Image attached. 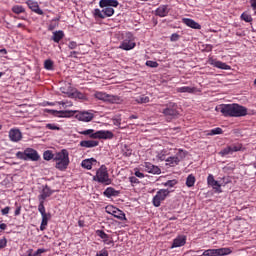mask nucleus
I'll return each mask as SVG.
<instances>
[{
	"instance_id": "1",
	"label": "nucleus",
	"mask_w": 256,
	"mask_h": 256,
	"mask_svg": "<svg viewBox=\"0 0 256 256\" xmlns=\"http://www.w3.org/2000/svg\"><path fill=\"white\" fill-rule=\"evenodd\" d=\"M224 117H245L247 108L239 104H222L218 108Z\"/></svg>"
},
{
	"instance_id": "2",
	"label": "nucleus",
	"mask_w": 256,
	"mask_h": 256,
	"mask_svg": "<svg viewBox=\"0 0 256 256\" xmlns=\"http://www.w3.org/2000/svg\"><path fill=\"white\" fill-rule=\"evenodd\" d=\"M54 161L56 162V169L59 171H65L69 167V151L67 149H62L57 152L54 156Z\"/></svg>"
},
{
	"instance_id": "3",
	"label": "nucleus",
	"mask_w": 256,
	"mask_h": 256,
	"mask_svg": "<svg viewBox=\"0 0 256 256\" xmlns=\"http://www.w3.org/2000/svg\"><path fill=\"white\" fill-rule=\"evenodd\" d=\"M79 135L88 136L90 139H113L114 134L109 130L95 131L93 129L82 130L78 132Z\"/></svg>"
},
{
	"instance_id": "4",
	"label": "nucleus",
	"mask_w": 256,
	"mask_h": 256,
	"mask_svg": "<svg viewBox=\"0 0 256 256\" xmlns=\"http://www.w3.org/2000/svg\"><path fill=\"white\" fill-rule=\"evenodd\" d=\"M156 109H158L159 113H163L164 117H177L179 115V107L175 102H169L164 105L158 104Z\"/></svg>"
},
{
	"instance_id": "5",
	"label": "nucleus",
	"mask_w": 256,
	"mask_h": 256,
	"mask_svg": "<svg viewBox=\"0 0 256 256\" xmlns=\"http://www.w3.org/2000/svg\"><path fill=\"white\" fill-rule=\"evenodd\" d=\"M93 181L101 183L102 185H111V183H113L111 178H109V171H107V166H100V168L96 171V175L93 176Z\"/></svg>"
},
{
	"instance_id": "6",
	"label": "nucleus",
	"mask_w": 256,
	"mask_h": 256,
	"mask_svg": "<svg viewBox=\"0 0 256 256\" xmlns=\"http://www.w3.org/2000/svg\"><path fill=\"white\" fill-rule=\"evenodd\" d=\"M16 157L22 161H39L41 159L39 152L33 148H26L23 152H17Z\"/></svg>"
},
{
	"instance_id": "7",
	"label": "nucleus",
	"mask_w": 256,
	"mask_h": 256,
	"mask_svg": "<svg viewBox=\"0 0 256 256\" xmlns=\"http://www.w3.org/2000/svg\"><path fill=\"white\" fill-rule=\"evenodd\" d=\"M95 99H98V101H104L106 103H113L119 105L120 103H123V99L117 95H111L107 94L105 92H95L94 93Z\"/></svg>"
},
{
	"instance_id": "8",
	"label": "nucleus",
	"mask_w": 256,
	"mask_h": 256,
	"mask_svg": "<svg viewBox=\"0 0 256 256\" xmlns=\"http://www.w3.org/2000/svg\"><path fill=\"white\" fill-rule=\"evenodd\" d=\"M136 46L135 37L131 32H127L123 41L120 43L119 49H122L123 51H131L132 49H135Z\"/></svg>"
},
{
	"instance_id": "9",
	"label": "nucleus",
	"mask_w": 256,
	"mask_h": 256,
	"mask_svg": "<svg viewBox=\"0 0 256 256\" xmlns=\"http://www.w3.org/2000/svg\"><path fill=\"white\" fill-rule=\"evenodd\" d=\"M231 253H233V249L231 248H213L204 250L199 256H226L231 255Z\"/></svg>"
},
{
	"instance_id": "10",
	"label": "nucleus",
	"mask_w": 256,
	"mask_h": 256,
	"mask_svg": "<svg viewBox=\"0 0 256 256\" xmlns=\"http://www.w3.org/2000/svg\"><path fill=\"white\" fill-rule=\"evenodd\" d=\"M185 157V151H183V149H178L176 156H170L166 159V165H168V167H177V165H179L181 160L185 159Z\"/></svg>"
},
{
	"instance_id": "11",
	"label": "nucleus",
	"mask_w": 256,
	"mask_h": 256,
	"mask_svg": "<svg viewBox=\"0 0 256 256\" xmlns=\"http://www.w3.org/2000/svg\"><path fill=\"white\" fill-rule=\"evenodd\" d=\"M105 211L106 213H108V215H112L116 219H119V221H127V216H125V212L113 205L106 206Z\"/></svg>"
},
{
	"instance_id": "12",
	"label": "nucleus",
	"mask_w": 256,
	"mask_h": 256,
	"mask_svg": "<svg viewBox=\"0 0 256 256\" xmlns=\"http://www.w3.org/2000/svg\"><path fill=\"white\" fill-rule=\"evenodd\" d=\"M171 192L167 189H160L152 199L154 207H161V202L165 201Z\"/></svg>"
},
{
	"instance_id": "13",
	"label": "nucleus",
	"mask_w": 256,
	"mask_h": 256,
	"mask_svg": "<svg viewBox=\"0 0 256 256\" xmlns=\"http://www.w3.org/2000/svg\"><path fill=\"white\" fill-rule=\"evenodd\" d=\"M74 117L75 119H78V121L89 123L90 121H93V118L95 117V115L91 112L75 110Z\"/></svg>"
},
{
	"instance_id": "14",
	"label": "nucleus",
	"mask_w": 256,
	"mask_h": 256,
	"mask_svg": "<svg viewBox=\"0 0 256 256\" xmlns=\"http://www.w3.org/2000/svg\"><path fill=\"white\" fill-rule=\"evenodd\" d=\"M242 147L243 146L241 144H233V145L227 146L226 148L222 149L219 152V155H221V157H226V155H233V153H237V151H241Z\"/></svg>"
},
{
	"instance_id": "15",
	"label": "nucleus",
	"mask_w": 256,
	"mask_h": 256,
	"mask_svg": "<svg viewBox=\"0 0 256 256\" xmlns=\"http://www.w3.org/2000/svg\"><path fill=\"white\" fill-rule=\"evenodd\" d=\"M207 185L209 187H212L215 193H223V190H221V184L219 183V181L215 180V176H213V174L208 175Z\"/></svg>"
},
{
	"instance_id": "16",
	"label": "nucleus",
	"mask_w": 256,
	"mask_h": 256,
	"mask_svg": "<svg viewBox=\"0 0 256 256\" xmlns=\"http://www.w3.org/2000/svg\"><path fill=\"white\" fill-rule=\"evenodd\" d=\"M142 167L146 173H151L152 175H161V168H159V166L153 165L151 162H144Z\"/></svg>"
},
{
	"instance_id": "17",
	"label": "nucleus",
	"mask_w": 256,
	"mask_h": 256,
	"mask_svg": "<svg viewBox=\"0 0 256 256\" xmlns=\"http://www.w3.org/2000/svg\"><path fill=\"white\" fill-rule=\"evenodd\" d=\"M26 5L29 9L33 11V13H36V15H44L45 13L41 10L39 7V3L35 0H27Z\"/></svg>"
},
{
	"instance_id": "18",
	"label": "nucleus",
	"mask_w": 256,
	"mask_h": 256,
	"mask_svg": "<svg viewBox=\"0 0 256 256\" xmlns=\"http://www.w3.org/2000/svg\"><path fill=\"white\" fill-rule=\"evenodd\" d=\"M9 139L14 143H19V141L23 139V135L21 134V131L19 129H11L9 131Z\"/></svg>"
},
{
	"instance_id": "19",
	"label": "nucleus",
	"mask_w": 256,
	"mask_h": 256,
	"mask_svg": "<svg viewBox=\"0 0 256 256\" xmlns=\"http://www.w3.org/2000/svg\"><path fill=\"white\" fill-rule=\"evenodd\" d=\"M187 243V236L179 235L177 236L172 243L171 249H175L177 247H183Z\"/></svg>"
},
{
	"instance_id": "20",
	"label": "nucleus",
	"mask_w": 256,
	"mask_h": 256,
	"mask_svg": "<svg viewBox=\"0 0 256 256\" xmlns=\"http://www.w3.org/2000/svg\"><path fill=\"white\" fill-rule=\"evenodd\" d=\"M96 235L103 240V243H105V245H111L113 243V240H111V236H109L103 230H96Z\"/></svg>"
},
{
	"instance_id": "21",
	"label": "nucleus",
	"mask_w": 256,
	"mask_h": 256,
	"mask_svg": "<svg viewBox=\"0 0 256 256\" xmlns=\"http://www.w3.org/2000/svg\"><path fill=\"white\" fill-rule=\"evenodd\" d=\"M53 195V190H51V188H49V186H45L42 191L41 194L38 196V201H45V199H47L48 197H51Z\"/></svg>"
},
{
	"instance_id": "22",
	"label": "nucleus",
	"mask_w": 256,
	"mask_h": 256,
	"mask_svg": "<svg viewBox=\"0 0 256 256\" xmlns=\"http://www.w3.org/2000/svg\"><path fill=\"white\" fill-rule=\"evenodd\" d=\"M80 147L85 149H93V147H99V141L97 140H82L80 141Z\"/></svg>"
},
{
	"instance_id": "23",
	"label": "nucleus",
	"mask_w": 256,
	"mask_h": 256,
	"mask_svg": "<svg viewBox=\"0 0 256 256\" xmlns=\"http://www.w3.org/2000/svg\"><path fill=\"white\" fill-rule=\"evenodd\" d=\"M120 193L121 192L119 190H115V188H113V187H108L103 192V195H104V197L111 199V197H119Z\"/></svg>"
},
{
	"instance_id": "24",
	"label": "nucleus",
	"mask_w": 256,
	"mask_h": 256,
	"mask_svg": "<svg viewBox=\"0 0 256 256\" xmlns=\"http://www.w3.org/2000/svg\"><path fill=\"white\" fill-rule=\"evenodd\" d=\"M155 15L158 17H167L169 15V6L168 5H160L156 11Z\"/></svg>"
},
{
	"instance_id": "25",
	"label": "nucleus",
	"mask_w": 256,
	"mask_h": 256,
	"mask_svg": "<svg viewBox=\"0 0 256 256\" xmlns=\"http://www.w3.org/2000/svg\"><path fill=\"white\" fill-rule=\"evenodd\" d=\"M99 6L101 7V9H103V7H119V1L117 0H100L99 2Z\"/></svg>"
},
{
	"instance_id": "26",
	"label": "nucleus",
	"mask_w": 256,
	"mask_h": 256,
	"mask_svg": "<svg viewBox=\"0 0 256 256\" xmlns=\"http://www.w3.org/2000/svg\"><path fill=\"white\" fill-rule=\"evenodd\" d=\"M182 22L191 29H201V25L191 18H184L182 19Z\"/></svg>"
},
{
	"instance_id": "27",
	"label": "nucleus",
	"mask_w": 256,
	"mask_h": 256,
	"mask_svg": "<svg viewBox=\"0 0 256 256\" xmlns=\"http://www.w3.org/2000/svg\"><path fill=\"white\" fill-rule=\"evenodd\" d=\"M210 65H213V67H217V69H224L225 71H229V69H231V66L227 65L225 62L217 60H211Z\"/></svg>"
},
{
	"instance_id": "28",
	"label": "nucleus",
	"mask_w": 256,
	"mask_h": 256,
	"mask_svg": "<svg viewBox=\"0 0 256 256\" xmlns=\"http://www.w3.org/2000/svg\"><path fill=\"white\" fill-rule=\"evenodd\" d=\"M65 37V32H63V30H58V31H54L52 33V41H54V43H60V41Z\"/></svg>"
},
{
	"instance_id": "29",
	"label": "nucleus",
	"mask_w": 256,
	"mask_h": 256,
	"mask_svg": "<svg viewBox=\"0 0 256 256\" xmlns=\"http://www.w3.org/2000/svg\"><path fill=\"white\" fill-rule=\"evenodd\" d=\"M94 163H97V160L95 158H90L83 160L81 165L84 169H88V171H90V169H93Z\"/></svg>"
},
{
	"instance_id": "30",
	"label": "nucleus",
	"mask_w": 256,
	"mask_h": 256,
	"mask_svg": "<svg viewBox=\"0 0 256 256\" xmlns=\"http://www.w3.org/2000/svg\"><path fill=\"white\" fill-rule=\"evenodd\" d=\"M58 117H64V118H69V117H75V110H61L58 111Z\"/></svg>"
},
{
	"instance_id": "31",
	"label": "nucleus",
	"mask_w": 256,
	"mask_h": 256,
	"mask_svg": "<svg viewBox=\"0 0 256 256\" xmlns=\"http://www.w3.org/2000/svg\"><path fill=\"white\" fill-rule=\"evenodd\" d=\"M177 93H195V87L182 86L176 88Z\"/></svg>"
},
{
	"instance_id": "32",
	"label": "nucleus",
	"mask_w": 256,
	"mask_h": 256,
	"mask_svg": "<svg viewBox=\"0 0 256 256\" xmlns=\"http://www.w3.org/2000/svg\"><path fill=\"white\" fill-rule=\"evenodd\" d=\"M38 211L41 214V217L49 216L45 210V201L39 200Z\"/></svg>"
},
{
	"instance_id": "33",
	"label": "nucleus",
	"mask_w": 256,
	"mask_h": 256,
	"mask_svg": "<svg viewBox=\"0 0 256 256\" xmlns=\"http://www.w3.org/2000/svg\"><path fill=\"white\" fill-rule=\"evenodd\" d=\"M102 13H104L105 17H113V15H115V9L104 6L102 9Z\"/></svg>"
},
{
	"instance_id": "34",
	"label": "nucleus",
	"mask_w": 256,
	"mask_h": 256,
	"mask_svg": "<svg viewBox=\"0 0 256 256\" xmlns=\"http://www.w3.org/2000/svg\"><path fill=\"white\" fill-rule=\"evenodd\" d=\"M59 27V18L52 19L48 25V31H55Z\"/></svg>"
},
{
	"instance_id": "35",
	"label": "nucleus",
	"mask_w": 256,
	"mask_h": 256,
	"mask_svg": "<svg viewBox=\"0 0 256 256\" xmlns=\"http://www.w3.org/2000/svg\"><path fill=\"white\" fill-rule=\"evenodd\" d=\"M195 181H197V179L195 178V176L193 174L188 175V177L186 178V186L194 187Z\"/></svg>"
},
{
	"instance_id": "36",
	"label": "nucleus",
	"mask_w": 256,
	"mask_h": 256,
	"mask_svg": "<svg viewBox=\"0 0 256 256\" xmlns=\"http://www.w3.org/2000/svg\"><path fill=\"white\" fill-rule=\"evenodd\" d=\"M135 101H136V103H140V104L149 103L150 98H149V96H146L143 94V95L137 96L135 98Z\"/></svg>"
},
{
	"instance_id": "37",
	"label": "nucleus",
	"mask_w": 256,
	"mask_h": 256,
	"mask_svg": "<svg viewBox=\"0 0 256 256\" xmlns=\"http://www.w3.org/2000/svg\"><path fill=\"white\" fill-rule=\"evenodd\" d=\"M12 12H14L15 15H21V13H25V7L22 5H14L12 7Z\"/></svg>"
},
{
	"instance_id": "38",
	"label": "nucleus",
	"mask_w": 256,
	"mask_h": 256,
	"mask_svg": "<svg viewBox=\"0 0 256 256\" xmlns=\"http://www.w3.org/2000/svg\"><path fill=\"white\" fill-rule=\"evenodd\" d=\"M93 17L95 19H105V15H104L103 10L101 11L99 8L94 9Z\"/></svg>"
},
{
	"instance_id": "39",
	"label": "nucleus",
	"mask_w": 256,
	"mask_h": 256,
	"mask_svg": "<svg viewBox=\"0 0 256 256\" xmlns=\"http://www.w3.org/2000/svg\"><path fill=\"white\" fill-rule=\"evenodd\" d=\"M43 159H44V161H51V159L55 160V154H53V152H51V150L45 151L43 153Z\"/></svg>"
},
{
	"instance_id": "40",
	"label": "nucleus",
	"mask_w": 256,
	"mask_h": 256,
	"mask_svg": "<svg viewBox=\"0 0 256 256\" xmlns=\"http://www.w3.org/2000/svg\"><path fill=\"white\" fill-rule=\"evenodd\" d=\"M122 154L124 157H131V155H133V150L129 146L124 145L122 148Z\"/></svg>"
},
{
	"instance_id": "41",
	"label": "nucleus",
	"mask_w": 256,
	"mask_h": 256,
	"mask_svg": "<svg viewBox=\"0 0 256 256\" xmlns=\"http://www.w3.org/2000/svg\"><path fill=\"white\" fill-rule=\"evenodd\" d=\"M48 223H49V216H42L40 231H45V229H47Z\"/></svg>"
},
{
	"instance_id": "42",
	"label": "nucleus",
	"mask_w": 256,
	"mask_h": 256,
	"mask_svg": "<svg viewBox=\"0 0 256 256\" xmlns=\"http://www.w3.org/2000/svg\"><path fill=\"white\" fill-rule=\"evenodd\" d=\"M223 134V129H221L220 127H217V128H214V129H211V130H208L207 131V135H221Z\"/></svg>"
},
{
	"instance_id": "43",
	"label": "nucleus",
	"mask_w": 256,
	"mask_h": 256,
	"mask_svg": "<svg viewBox=\"0 0 256 256\" xmlns=\"http://www.w3.org/2000/svg\"><path fill=\"white\" fill-rule=\"evenodd\" d=\"M157 159H159V161H167V150H162L158 153Z\"/></svg>"
},
{
	"instance_id": "44",
	"label": "nucleus",
	"mask_w": 256,
	"mask_h": 256,
	"mask_svg": "<svg viewBox=\"0 0 256 256\" xmlns=\"http://www.w3.org/2000/svg\"><path fill=\"white\" fill-rule=\"evenodd\" d=\"M44 69H47V71L53 70V60H45Z\"/></svg>"
},
{
	"instance_id": "45",
	"label": "nucleus",
	"mask_w": 256,
	"mask_h": 256,
	"mask_svg": "<svg viewBox=\"0 0 256 256\" xmlns=\"http://www.w3.org/2000/svg\"><path fill=\"white\" fill-rule=\"evenodd\" d=\"M241 19H242V21H245L246 23H251V21H253V17H251V15H249L247 13H242Z\"/></svg>"
},
{
	"instance_id": "46",
	"label": "nucleus",
	"mask_w": 256,
	"mask_h": 256,
	"mask_svg": "<svg viewBox=\"0 0 256 256\" xmlns=\"http://www.w3.org/2000/svg\"><path fill=\"white\" fill-rule=\"evenodd\" d=\"M146 66L155 69V68L159 67V63H157L156 61L148 60V61H146Z\"/></svg>"
},
{
	"instance_id": "47",
	"label": "nucleus",
	"mask_w": 256,
	"mask_h": 256,
	"mask_svg": "<svg viewBox=\"0 0 256 256\" xmlns=\"http://www.w3.org/2000/svg\"><path fill=\"white\" fill-rule=\"evenodd\" d=\"M46 129H49L50 131H59L61 128H59L57 124H46Z\"/></svg>"
},
{
	"instance_id": "48",
	"label": "nucleus",
	"mask_w": 256,
	"mask_h": 256,
	"mask_svg": "<svg viewBox=\"0 0 256 256\" xmlns=\"http://www.w3.org/2000/svg\"><path fill=\"white\" fill-rule=\"evenodd\" d=\"M178 181L173 179V180H168L167 182L164 183V187H173L174 185H177Z\"/></svg>"
},
{
	"instance_id": "49",
	"label": "nucleus",
	"mask_w": 256,
	"mask_h": 256,
	"mask_svg": "<svg viewBox=\"0 0 256 256\" xmlns=\"http://www.w3.org/2000/svg\"><path fill=\"white\" fill-rule=\"evenodd\" d=\"M43 253H47V249L39 248L36 252L33 253L34 256H41Z\"/></svg>"
},
{
	"instance_id": "50",
	"label": "nucleus",
	"mask_w": 256,
	"mask_h": 256,
	"mask_svg": "<svg viewBox=\"0 0 256 256\" xmlns=\"http://www.w3.org/2000/svg\"><path fill=\"white\" fill-rule=\"evenodd\" d=\"M5 247H7V238L0 239V251L5 249Z\"/></svg>"
},
{
	"instance_id": "51",
	"label": "nucleus",
	"mask_w": 256,
	"mask_h": 256,
	"mask_svg": "<svg viewBox=\"0 0 256 256\" xmlns=\"http://www.w3.org/2000/svg\"><path fill=\"white\" fill-rule=\"evenodd\" d=\"M58 105H62V107H73V103L69 102H64V101H60L58 102Z\"/></svg>"
},
{
	"instance_id": "52",
	"label": "nucleus",
	"mask_w": 256,
	"mask_h": 256,
	"mask_svg": "<svg viewBox=\"0 0 256 256\" xmlns=\"http://www.w3.org/2000/svg\"><path fill=\"white\" fill-rule=\"evenodd\" d=\"M9 211H11V207L6 206L4 209L1 210L2 215H9Z\"/></svg>"
},
{
	"instance_id": "53",
	"label": "nucleus",
	"mask_w": 256,
	"mask_h": 256,
	"mask_svg": "<svg viewBox=\"0 0 256 256\" xmlns=\"http://www.w3.org/2000/svg\"><path fill=\"white\" fill-rule=\"evenodd\" d=\"M96 256H109V252L107 250L99 251Z\"/></svg>"
},
{
	"instance_id": "54",
	"label": "nucleus",
	"mask_w": 256,
	"mask_h": 256,
	"mask_svg": "<svg viewBox=\"0 0 256 256\" xmlns=\"http://www.w3.org/2000/svg\"><path fill=\"white\" fill-rule=\"evenodd\" d=\"M69 49H77V42L71 41L68 44Z\"/></svg>"
},
{
	"instance_id": "55",
	"label": "nucleus",
	"mask_w": 256,
	"mask_h": 256,
	"mask_svg": "<svg viewBox=\"0 0 256 256\" xmlns=\"http://www.w3.org/2000/svg\"><path fill=\"white\" fill-rule=\"evenodd\" d=\"M250 5L254 11V15H256V0H250Z\"/></svg>"
},
{
	"instance_id": "56",
	"label": "nucleus",
	"mask_w": 256,
	"mask_h": 256,
	"mask_svg": "<svg viewBox=\"0 0 256 256\" xmlns=\"http://www.w3.org/2000/svg\"><path fill=\"white\" fill-rule=\"evenodd\" d=\"M171 41H179V34L173 33L170 37Z\"/></svg>"
},
{
	"instance_id": "57",
	"label": "nucleus",
	"mask_w": 256,
	"mask_h": 256,
	"mask_svg": "<svg viewBox=\"0 0 256 256\" xmlns=\"http://www.w3.org/2000/svg\"><path fill=\"white\" fill-rule=\"evenodd\" d=\"M135 176L138 177L139 179H143V177H145V174H143V172L137 170V171H135Z\"/></svg>"
},
{
	"instance_id": "58",
	"label": "nucleus",
	"mask_w": 256,
	"mask_h": 256,
	"mask_svg": "<svg viewBox=\"0 0 256 256\" xmlns=\"http://www.w3.org/2000/svg\"><path fill=\"white\" fill-rule=\"evenodd\" d=\"M129 179H130V183H132V184L139 183V179H137V177H135V176H132Z\"/></svg>"
},
{
	"instance_id": "59",
	"label": "nucleus",
	"mask_w": 256,
	"mask_h": 256,
	"mask_svg": "<svg viewBox=\"0 0 256 256\" xmlns=\"http://www.w3.org/2000/svg\"><path fill=\"white\" fill-rule=\"evenodd\" d=\"M14 215L15 217H19V215H21V206H17Z\"/></svg>"
},
{
	"instance_id": "60",
	"label": "nucleus",
	"mask_w": 256,
	"mask_h": 256,
	"mask_svg": "<svg viewBox=\"0 0 256 256\" xmlns=\"http://www.w3.org/2000/svg\"><path fill=\"white\" fill-rule=\"evenodd\" d=\"M0 229H1V231H5V229H7V224L1 223L0 224Z\"/></svg>"
},
{
	"instance_id": "61",
	"label": "nucleus",
	"mask_w": 256,
	"mask_h": 256,
	"mask_svg": "<svg viewBox=\"0 0 256 256\" xmlns=\"http://www.w3.org/2000/svg\"><path fill=\"white\" fill-rule=\"evenodd\" d=\"M0 53H3V55H7V49L5 48L0 49Z\"/></svg>"
},
{
	"instance_id": "62",
	"label": "nucleus",
	"mask_w": 256,
	"mask_h": 256,
	"mask_svg": "<svg viewBox=\"0 0 256 256\" xmlns=\"http://www.w3.org/2000/svg\"><path fill=\"white\" fill-rule=\"evenodd\" d=\"M129 119H130V120H132V119H139V116H137V115H131V116L129 117Z\"/></svg>"
},
{
	"instance_id": "63",
	"label": "nucleus",
	"mask_w": 256,
	"mask_h": 256,
	"mask_svg": "<svg viewBox=\"0 0 256 256\" xmlns=\"http://www.w3.org/2000/svg\"><path fill=\"white\" fill-rule=\"evenodd\" d=\"M74 55H77V51L70 52V57H73Z\"/></svg>"
},
{
	"instance_id": "64",
	"label": "nucleus",
	"mask_w": 256,
	"mask_h": 256,
	"mask_svg": "<svg viewBox=\"0 0 256 256\" xmlns=\"http://www.w3.org/2000/svg\"><path fill=\"white\" fill-rule=\"evenodd\" d=\"M28 256H34V254H33V250H32V249H31V250H29Z\"/></svg>"
}]
</instances>
